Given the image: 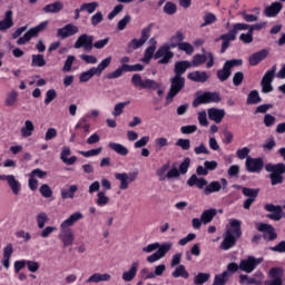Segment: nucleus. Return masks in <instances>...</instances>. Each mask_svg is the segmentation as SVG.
Returning <instances> with one entry per match:
<instances>
[{
    "label": "nucleus",
    "instance_id": "obj_1",
    "mask_svg": "<svg viewBox=\"0 0 285 285\" xmlns=\"http://www.w3.org/2000/svg\"><path fill=\"white\" fill-rule=\"evenodd\" d=\"M81 219H83V214L76 212L60 224L58 239H60L63 248H70L75 244V232L71 228L77 222H81Z\"/></svg>",
    "mask_w": 285,
    "mask_h": 285
},
{
    "label": "nucleus",
    "instance_id": "obj_2",
    "mask_svg": "<svg viewBox=\"0 0 285 285\" xmlns=\"http://www.w3.org/2000/svg\"><path fill=\"white\" fill-rule=\"evenodd\" d=\"M223 237L224 239L220 244V248L223 250H230V248L237 244V239L242 237V220L230 218L228 225H226Z\"/></svg>",
    "mask_w": 285,
    "mask_h": 285
},
{
    "label": "nucleus",
    "instance_id": "obj_3",
    "mask_svg": "<svg viewBox=\"0 0 285 285\" xmlns=\"http://www.w3.org/2000/svg\"><path fill=\"white\" fill-rule=\"evenodd\" d=\"M265 170L269 174V179L272 181V186H277V184L284 183V174H285V164L279 163L276 165L268 164L265 166Z\"/></svg>",
    "mask_w": 285,
    "mask_h": 285
},
{
    "label": "nucleus",
    "instance_id": "obj_4",
    "mask_svg": "<svg viewBox=\"0 0 285 285\" xmlns=\"http://www.w3.org/2000/svg\"><path fill=\"white\" fill-rule=\"evenodd\" d=\"M170 81L171 85L167 95V101H173V99H175V97L181 92L184 86H186V79L181 76H175L170 79Z\"/></svg>",
    "mask_w": 285,
    "mask_h": 285
},
{
    "label": "nucleus",
    "instance_id": "obj_5",
    "mask_svg": "<svg viewBox=\"0 0 285 285\" xmlns=\"http://www.w3.org/2000/svg\"><path fill=\"white\" fill-rule=\"evenodd\" d=\"M139 173H116L115 179L120 181L119 189L120 190H128L129 186L132 184V181H137Z\"/></svg>",
    "mask_w": 285,
    "mask_h": 285
},
{
    "label": "nucleus",
    "instance_id": "obj_6",
    "mask_svg": "<svg viewBox=\"0 0 285 285\" xmlns=\"http://www.w3.org/2000/svg\"><path fill=\"white\" fill-rule=\"evenodd\" d=\"M275 72H277V66H273L265 72L261 81L262 92H273V79H275Z\"/></svg>",
    "mask_w": 285,
    "mask_h": 285
},
{
    "label": "nucleus",
    "instance_id": "obj_7",
    "mask_svg": "<svg viewBox=\"0 0 285 285\" xmlns=\"http://www.w3.org/2000/svg\"><path fill=\"white\" fill-rule=\"evenodd\" d=\"M262 262H264L263 258H255L254 256H249L240 261L239 271L250 274L253 271H255V268H257V266H259V264H262Z\"/></svg>",
    "mask_w": 285,
    "mask_h": 285
},
{
    "label": "nucleus",
    "instance_id": "obj_8",
    "mask_svg": "<svg viewBox=\"0 0 285 285\" xmlns=\"http://www.w3.org/2000/svg\"><path fill=\"white\" fill-rule=\"evenodd\" d=\"M218 101H222V98L219 97V94H217V92H205V94L198 96L194 100L193 107L197 108V106H202V104H218Z\"/></svg>",
    "mask_w": 285,
    "mask_h": 285
},
{
    "label": "nucleus",
    "instance_id": "obj_9",
    "mask_svg": "<svg viewBox=\"0 0 285 285\" xmlns=\"http://www.w3.org/2000/svg\"><path fill=\"white\" fill-rule=\"evenodd\" d=\"M0 181H7V186L13 195H19V193H21V181L17 179V176L12 174L0 175Z\"/></svg>",
    "mask_w": 285,
    "mask_h": 285
},
{
    "label": "nucleus",
    "instance_id": "obj_10",
    "mask_svg": "<svg viewBox=\"0 0 285 285\" xmlns=\"http://www.w3.org/2000/svg\"><path fill=\"white\" fill-rule=\"evenodd\" d=\"M243 61L242 60H228L225 62L223 69L218 70L217 77L220 81H226L228 77H230V68H235V66H242Z\"/></svg>",
    "mask_w": 285,
    "mask_h": 285
},
{
    "label": "nucleus",
    "instance_id": "obj_11",
    "mask_svg": "<svg viewBox=\"0 0 285 285\" xmlns=\"http://www.w3.org/2000/svg\"><path fill=\"white\" fill-rule=\"evenodd\" d=\"M207 59V68H213V66H215V58L213 57L212 52H205L204 55L194 56V59L190 63L191 66H194V68H198V66L206 63Z\"/></svg>",
    "mask_w": 285,
    "mask_h": 285
},
{
    "label": "nucleus",
    "instance_id": "obj_12",
    "mask_svg": "<svg viewBox=\"0 0 285 285\" xmlns=\"http://www.w3.org/2000/svg\"><path fill=\"white\" fill-rule=\"evenodd\" d=\"M168 45H163L155 53V59H159L158 63H168L175 55L170 51Z\"/></svg>",
    "mask_w": 285,
    "mask_h": 285
},
{
    "label": "nucleus",
    "instance_id": "obj_13",
    "mask_svg": "<svg viewBox=\"0 0 285 285\" xmlns=\"http://www.w3.org/2000/svg\"><path fill=\"white\" fill-rule=\"evenodd\" d=\"M228 180L226 178H222L220 181L213 180L209 184L207 183L206 187L204 188V195H213V193H219L222 188H227Z\"/></svg>",
    "mask_w": 285,
    "mask_h": 285
},
{
    "label": "nucleus",
    "instance_id": "obj_14",
    "mask_svg": "<svg viewBox=\"0 0 285 285\" xmlns=\"http://www.w3.org/2000/svg\"><path fill=\"white\" fill-rule=\"evenodd\" d=\"M79 33V27L73 23H68L62 28L57 29L58 39H68L70 37H75V35Z\"/></svg>",
    "mask_w": 285,
    "mask_h": 285
},
{
    "label": "nucleus",
    "instance_id": "obj_15",
    "mask_svg": "<svg viewBox=\"0 0 285 285\" xmlns=\"http://www.w3.org/2000/svg\"><path fill=\"white\" fill-rule=\"evenodd\" d=\"M94 41H95L94 36H88L85 33L78 37L73 47L76 48V50H79V48H83V50H92Z\"/></svg>",
    "mask_w": 285,
    "mask_h": 285
},
{
    "label": "nucleus",
    "instance_id": "obj_16",
    "mask_svg": "<svg viewBox=\"0 0 285 285\" xmlns=\"http://www.w3.org/2000/svg\"><path fill=\"white\" fill-rule=\"evenodd\" d=\"M245 166L248 173H262L264 160H262V158L247 157Z\"/></svg>",
    "mask_w": 285,
    "mask_h": 285
},
{
    "label": "nucleus",
    "instance_id": "obj_17",
    "mask_svg": "<svg viewBox=\"0 0 285 285\" xmlns=\"http://www.w3.org/2000/svg\"><path fill=\"white\" fill-rule=\"evenodd\" d=\"M256 228L259 233H263L265 239H269L271 242H273V239L277 238V234H275V228L273 227V225L258 223L256 224Z\"/></svg>",
    "mask_w": 285,
    "mask_h": 285
},
{
    "label": "nucleus",
    "instance_id": "obj_18",
    "mask_svg": "<svg viewBox=\"0 0 285 285\" xmlns=\"http://www.w3.org/2000/svg\"><path fill=\"white\" fill-rule=\"evenodd\" d=\"M265 210L267 213H272V214H268L267 217L268 219H273V222H279V219L284 217L282 213V206L279 205L267 204L265 205Z\"/></svg>",
    "mask_w": 285,
    "mask_h": 285
},
{
    "label": "nucleus",
    "instance_id": "obj_19",
    "mask_svg": "<svg viewBox=\"0 0 285 285\" xmlns=\"http://www.w3.org/2000/svg\"><path fill=\"white\" fill-rule=\"evenodd\" d=\"M284 276V271L279 267H274L269 271L271 279L265 282V285H282V277Z\"/></svg>",
    "mask_w": 285,
    "mask_h": 285
},
{
    "label": "nucleus",
    "instance_id": "obj_20",
    "mask_svg": "<svg viewBox=\"0 0 285 285\" xmlns=\"http://www.w3.org/2000/svg\"><path fill=\"white\" fill-rule=\"evenodd\" d=\"M19 104V91L11 89L6 94L4 106L7 108H14Z\"/></svg>",
    "mask_w": 285,
    "mask_h": 285
},
{
    "label": "nucleus",
    "instance_id": "obj_21",
    "mask_svg": "<svg viewBox=\"0 0 285 285\" xmlns=\"http://www.w3.org/2000/svg\"><path fill=\"white\" fill-rule=\"evenodd\" d=\"M207 115L210 121H215V124H222V120L224 119V117H226V110L209 108L207 110Z\"/></svg>",
    "mask_w": 285,
    "mask_h": 285
},
{
    "label": "nucleus",
    "instance_id": "obj_22",
    "mask_svg": "<svg viewBox=\"0 0 285 285\" xmlns=\"http://www.w3.org/2000/svg\"><path fill=\"white\" fill-rule=\"evenodd\" d=\"M150 46L145 50V56L141 59L142 63H150L153 56L155 55V50H157V40L151 38L149 40Z\"/></svg>",
    "mask_w": 285,
    "mask_h": 285
},
{
    "label": "nucleus",
    "instance_id": "obj_23",
    "mask_svg": "<svg viewBox=\"0 0 285 285\" xmlns=\"http://www.w3.org/2000/svg\"><path fill=\"white\" fill-rule=\"evenodd\" d=\"M112 279V275L108 273H95L87 279L88 284H99V282H110Z\"/></svg>",
    "mask_w": 285,
    "mask_h": 285
},
{
    "label": "nucleus",
    "instance_id": "obj_24",
    "mask_svg": "<svg viewBox=\"0 0 285 285\" xmlns=\"http://www.w3.org/2000/svg\"><path fill=\"white\" fill-rule=\"evenodd\" d=\"M12 26H14V21L12 20V10H8L4 13V19L0 21V32L10 30Z\"/></svg>",
    "mask_w": 285,
    "mask_h": 285
},
{
    "label": "nucleus",
    "instance_id": "obj_25",
    "mask_svg": "<svg viewBox=\"0 0 285 285\" xmlns=\"http://www.w3.org/2000/svg\"><path fill=\"white\" fill-rule=\"evenodd\" d=\"M137 271H139V262H134L129 271L122 273L124 282H132L137 277Z\"/></svg>",
    "mask_w": 285,
    "mask_h": 285
},
{
    "label": "nucleus",
    "instance_id": "obj_26",
    "mask_svg": "<svg viewBox=\"0 0 285 285\" xmlns=\"http://www.w3.org/2000/svg\"><path fill=\"white\" fill-rule=\"evenodd\" d=\"M282 2H273L271 6H268L265 10H264V14L265 17H277V14H279V12H282Z\"/></svg>",
    "mask_w": 285,
    "mask_h": 285
},
{
    "label": "nucleus",
    "instance_id": "obj_27",
    "mask_svg": "<svg viewBox=\"0 0 285 285\" xmlns=\"http://www.w3.org/2000/svg\"><path fill=\"white\" fill-rule=\"evenodd\" d=\"M35 132V122L32 120H26L24 125L20 128V135L23 139H28V137H32Z\"/></svg>",
    "mask_w": 285,
    "mask_h": 285
},
{
    "label": "nucleus",
    "instance_id": "obj_28",
    "mask_svg": "<svg viewBox=\"0 0 285 285\" xmlns=\"http://www.w3.org/2000/svg\"><path fill=\"white\" fill-rule=\"evenodd\" d=\"M187 185L190 187L196 186L197 188H199V190H202L206 188V186H208V180H206L205 178H199L197 177V175H193L187 180Z\"/></svg>",
    "mask_w": 285,
    "mask_h": 285
},
{
    "label": "nucleus",
    "instance_id": "obj_29",
    "mask_svg": "<svg viewBox=\"0 0 285 285\" xmlns=\"http://www.w3.org/2000/svg\"><path fill=\"white\" fill-rule=\"evenodd\" d=\"M187 77L190 81H196L198 83H205V81H208V73L206 71H193L189 72Z\"/></svg>",
    "mask_w": 285,
    "mask_h": 285
},
{
    "label": "nucleus",
    "instance_id": "obj_30",
    "mask_svg": "<svg viewBox=\"0 0 285 285\" xmlns=\"http://www.w3.org/2000/svg\"><path fill=\"white\" fill-rule=\"evenodd\" d=\"M79 190L77 185H69L60 190L62 199H75V193Z\"/></svg>",
    "mask_w": 285,
    "mask_h": 285
},
{
    "label": "nucleus",
    "instance_id": "obj_31",
    "mask_svg": "<svg viewBox=\"0 0 285 285\" xmlns=\"http://www.w3.org/2000/svg\"><path fill=\"white\" fill-rule=\"evenodd\" d=\"M266 57H268V50L263 49L249 57V63L252 66H257L258 63H261V61H264Z\"/></svg>",
    "mask_w": 285,
    "mask_h": 285
},
{
    "label": "nucleus",
    "instance_id": "obj_32",
    "mask_svg": "<svg viewBox=\"0 0 285 285\" xmlns=\"http://www.w3.org/2000/svg\"><path fill=\"white\" fill-rule=\"evenodd\" d=\"M12 245H8L7 247L3 248V257L1 264L7 271L8 268H10V259L12 258Z\"/></svg>",
    "mask_w": 285,
    "mask_h": 285
},
{
    "label": "nucleus",
    "instance_id": "obj_33",
    "mask_svg": "<svg viewBox=\"0 0 285 285\" xmlns=\"http://www.w3.org/2000/svg\"><path fill=\"white\" fill-rule=\"evenodd\" d=\"M70 148L63 147L61 150L60 158L63 161V164H67V166H72V164L77 163V158L75 156L70 157Z\"/></svg>",
    "mask_w": 285,
    "mask_h": 285
},
{
    "label": "nucleus",
    "instance_id": "obj_34",
    "mask_svg": "<svg viewBox=\"0 0 285 285\" xmlns=\"http://www.w3.org/2000/svg\"><path fill=\"white\" fill-rule=\"evenodd\" d=\"M63 10V2H53L43 7V12L47 14H57Z\"/></svg>",
    "mask_w": 285,
    "mask_h": 285
},
{
    "label": "nucleus",
    "instance_id": "obj_35",
    "mask_svg": "<svg viewBox=\"0 0 285 285\" xmlns=\"http://www.w3.org/2000/svg\"><path fill=\"white\" fill-rule=\"evenodd\" d=\"M108 148H110V150H114L115 153H117V155H120L121 157H126V155H128L129 153L127 147L119 142H109Z\"/></svg>",
    "mask_w": 285,
    "mask_h": 285
},
{
    "label": "nucleus",
    "instance_id": "obj_36",
    "mask_svg": "<svg viewBox=\"0 0 285 285\" xmlns=\"http://www.w3.org/2000/svg\"><path fill=\"white\" fill-rule=\"evenodd\" d=\"M191 63L190 61H178L175 63V77H181L184 72H186L187 68H190Z\"/></svg>",
    "mask_w": 285,
    "mask_h": 285
},
{
    "label": "nucleus",
    "instance_id": "obj_37",
    "mask_svg": "<svg viewBox=\"0 0 285 285\" xmlns=\"http://www.w3.org/2000/svg\"><path fill=\"white\" fill-rule=\"evenodd\" d=\"M112 63V56H108L107 58L102 59L97 67H95V70L98 73V77H101L104 70L108 68Z\"/></svg>",
    "mask_w": 285,
    "mask_h": 285
},
{
    "label": "nucleus",
    "instance_id": "obj_38",
    "mask_svg": "<svg viewBox=\"0 0 285 285\" xmlns=\"http://www.w3.org/2000/svg\"><path fill=\"white\" fill-rule=\"evenodd\" d=\"M95 76L99 77V73L97 72V69L95 67L88 69L87 71L80 73L79 80L80 83H87L89 79H92Z\"/></svg>",
    "mask_w": 285,
    "mask_h": 285
},
{
    "label": "nucleus",
    "instance_id": "obj_39",
    "mask_svg": "<svg viewBox=\"0 0 285 285\" xmlns=\"http://www.w3.org/2000/svg\"><path fill=\"white\" fill-rule=\"evenodd\" d=\"M126 106H130V100L116 104L114 106V110L111 111L112 117H121V115H124Z\"/></svg>",
    "mask_w": 285,
    "mask_h": 285
},
{
    "label": "nucleus",
    "instance_id": "obj_40",
    "mask_svg": "<svg viewBox=\"0 0 285 285\" xmlns=\"http://www.w3.org/2000/svg\"><path fill=\"white\" fill-rule=\"evenodd\" d=\"M217 215V209H207L204 210L202 216H200V220L206 225V224H210L214 219V217Z\"/></svg>",
    "mask_w": 285,
    "mask_h": 285
},
{
    "label": "nucleus",
    "instance_id": "obj_41",
    "mask_svg": "<svg viewBox=\"0 0 285 285\" xmlns=\"http://www.w3.org/2000/svg\"><path fill=\"white\" fill-rule=\"evenodd\" d=\"M173 277H183L184 279H188L190 277V274L188 271H186V266L184 265H178L175 271L171 273Z\"/></svg>",
    "mask_w": 285,
    "mask_h": 285
},
{
    "label": "nucleus",
    "instance_id": "obj_42",
    "mask_svg": "<svg viewBox=\"0 0 285 285\" xmlns=\"http://www.w3.org/2000/svg\"><path fill=\"white\" fill-rule=\"evenodd\" d=\"M164 273H166V265L160 264L155 267V271L151 272V274H148L147 276H145V278L146 279H155V277H161V275H164Z\"/></svg>",
    "mask_w": 285,
    "mask_h": 285
},
{
    "label": "nucleus",
    "instance_id": "obj_43",
    "mask_svg": "<svg viewBox=\"0 0 285 285\" xmlns=\"http://www.w3.org/2000/svg\"><path fill=\"white\" fill-rule=\"evenodd\" d=\"M96 204L104 208V206H108L110 204V197L106 196V191H99L97 194Z\"/></svg>",
    "mask_w": 285,
    "mask_h": 285
},
{
    "label": "nucleus",
    "instance_id": "obj_44",
    "mask_svg": "<svg viewBox=\"0 0 285 285\" xmlns=\"http://www.w3.org/2000/svg\"><path fill=\"white\" fill-rule=\"evenodd\" d=\"M171 248H173V243L171 242H167V243H164L163 245L159 244V247L157 248L158 250L156 253L160 256V259H164V257H166V254Z\"/></svg>",
    "mask_w": 285,
    "mask_h": 285
},
{
    "label": "nucleus",
    "instance_id": "obj_45",
    "mask_svg": "<svg viewBox=\"0 0 285 285\" xmlns=\"http://www.w3.org/2000/svg\"><path fill=\"white\" fill-rule=\"evenodd\" d=\"M48 214H46V212H40L37 214L36 216V222H37V226L38 228H45L46 224H48Z\"/></svg>",
    "mask_w": 285,
    "mask_h": 285
},
{
    "label": "nucleus",
    "instance_id": "obj_46",
    "mask_svg": "<svg viewBox=\"0 0 285 285\" xmlns=\"http://www.w3.org/2000/svg\"><path fill=\"white\" fill-rule=\"evenodd\" d=\"M31 66L33 68H43V66H46V58H43V55H33Z\"/></svg>",
    "mask_w": 285,
    "mask_h": 285
},
{
    "label": "nucleus",
    "instance_id": "obj_47",
    "mask_svg": "<svg viewBox=\"0 0 285 285\" xmlns=\"http://www.w3.org/2000/svg\"><path fill=\"white\" fill-rule=\"evenodd\" d=\"M239 284H242V285L262 284V281H257V278H255V277H249L248 275L240 274L239 275Z\"/></svg>",
    "mask_w": 285,
    "mask_h": 285
},
{
    "label": "nucleus",
    "instance_id": "obj_48",
    "mask_svg": "<svg viewBox=\"0 0 285 285\" xmlns=\"http://www.w3.org/2000/svg\"><path fill=\"white\" fill-rule=\"evenodd\" d=\"M209 279H210V274H208V273H198L194 277V284L203 285V284H206V282H208Z\"/></svg>",
    "mask_w": 285,
    "mask_h": 285
},
{
    "label": "nucleus",
    "instance_id": "obj_49",
    "mask_svg": "<svg viewBox=\"0 0 285 285\" xmlns=\"http://www.w3.org/2000/svg\"><path fill=\"white\" fill-rule=\"evenodd\" d=\"M228 277H230L228 276V272H223L215 276L213 285H225L228 282Z\"/></svg>",
    "mask_w": 285,
    "mask_h": 285
},
{
    "label": "nucleus",
    "instance_id": "obj_50",
    "mask_svg": "<svg viewBox=\"0 0 285 285\" xmlns=\"http://www.w3.org/2000/svg\"><path fill=\"white\" fill-rule=\"evenodd\" d=\"M183 39H184V33L178 31L175 36L171 37L168 46L170 48H177V47L179 48V43H181Z\"/></svg>",
    "mask_w": 285,
    "mask_h": 285
},
{
    "label": "nucleus",
    "instance_id": "obj_51",
    "mask_svg": "<svg viewBox=\"0 0 285 285\" xmlns=\"http://www.w3.org/2000/svg\"><path fill=\"white\" fill-rule=\"evenodd\" d=\"M97 8H99L98 2H88L80 6V10L88 12V14H92Z\"/></svg>",
    "mask_w": 285,
    "mask_h": 285
},
{
    "label": "nucleus",
    "instance_id": "obj_52",
    "mask_svg": "<svg viewBox=\"0 0 285 285\" xmlns=\"http://www.w3.org/2000/svg\"><path fill=\"white\" fill-rule=\"evenodd\" d=\"M259 101H262V98L259 97V92L257 90H253L248 94L247 96L248 105L259 104Z\"/></svg>",
    "mask_w": 285,
    "mask_h": 285
},
{
    "label": "nucleus",
    "instance_id": "obj_53",
    "mask_svg": "<svg viewBox=\"0 0 285 285\" xmlns=\"http://www.w3.org/2000/svg\"><path fill=\"white\" fill-rule=\"evenodd\" d=\"M42 230L40 232V237L42 239H48L52 233H57V227L56 226H46L41 228Z\"/></svg>",
    "mask_w": 285,
    "mask_h": 285
},
{
    "label": "nucleus",
    "instance_id": "obj_54",
    "mask_svg": "<svg viewBox=\"0 0 285 285\" xmlns=\"http://www.w3.org/2000/svg\"><path fill=\"white\" fill-rule=\"evenodd\" d=\"M160 86L161 85H159L157 81H155L153 79H145L144 85H142V89L157 90V88H160Z\"/></svg>",
    "mask_w": 285,
    "mask_h": 285
},
{
    "label": "nucleus",
    "instance_id": "obj_55",
    "mask_svg": "<svg viewBox=\"0 0 285 285\" xmlns=\"http://www.w3.org/2000/svg\"><path fill=\"white\" fill-rule=\"evenodd\" d=\"M169 168H170V165L165 164L160 168L157 169L156 174L159 177L160 181H164V179H166Z\"/></svg>",
    "mask_w": 285,
    "mask_h": 285
},
{
    "label": "nucleus",
    "instance_id": "obj_56",
    "mask_svg": "<svg viewBox=\"0 0 285 285\" xmlns=\"http://www.w3.org/2000/svg\"><path fill=\"white\" fill-rule=\"evenodd\" d=\"M124 72H126V68H124V65H122L121 67L117 68L112 72H109L107 75V79H119V77H121Z\"/></svg>",
    "mask_w": 285,
    "mask_h": 285
},
{
    "label": "nucleus",
    "instance_id": "obj_57",
    "mask_svg": "<svg viewBox=\"0 0 285 285\" xmlns=\"http://www.w3.org/2000/svg\"><path fill=\"white\" fill-rule=\"evenodd\" d=\"M104 150V148L98 147L96 149H90L88 151H79L80 155H82V157H97L99 155H101V151Z\"/></svg>",
    "mask_w": 285,
    "mask_h": 285
},
{
    "label": "nucleus",
    "instance_id": "obj_58",
    "mask_svg": "<svg viewBox=\"0 0 285 285\" xmlns=\"http://www.w3.org/2000/svg\"><path fill=\"white\" fill-rule=\"evenodd\" d=\"M55 99H57V90L49 89L46 92V98H45L46 106H49V104H52V101H55Z\"/></svg>",
    "mask_w": 285,
    "mask_h": 285
},
{
    "label": "nucleus",
    "instance_id": "obj_59",
    "mask_svg": "<svg viewBox=\"0 0 285 285\" xmlns=\"http://www.w3.org/2000/svg\"><path fill=\"white\" fill-rule=\"evenodd\" d=\"M155 146L158 148V150H161V148H166V146H170V142H168V138L166 137H158L155 139Z\"/></svg>",
    "mask_w": 285,
    "mask_h": 285
},
{
    "label": "nucleus",
    "instance_id": "obj_60",
    "mask_svg": "<svg viewBox=\"0 0 285 285\" xmlns=\"http://www.w3.org/2000/svg\"><path fill=\"white\" fill-rule=\"evenodd\" d=\"M150 141V136H142L134 144V148H146Z\"/></svg>",
    "mask_w": 285,
    "mask_h": 285
},
{
    "label": "nucleus",
    "instance_id": "obj_61",
    "mask_svg": "<svg viewBox=\"0 0 285 285\" xmlns=\"http://www.w3.org/2000/svg\"><path fill=\"white\" fill-rule=\"evenodd\" d=\"M178 48L183 51L186 52V55H193V52H195V48L193 47V45L188 43V42H181L178 45Z\"/></svg>",
    "mask_w": 285,
    "mask_h": 285
},
{
    "label": "nucleus",
    "instance_id": "obj_62",
    "mask_svg": "<svg viewBox=\"0 0 285 285\" xmlns=\"http://www.w3.org/2000/svg\"><path fill=\"white\" fill-rule=\"evenodd\" d=\"M176 146L181 148V150H190V140L189 139L179 138L176 141Z\"/></svg>",
    "mask_w": 285,
    "mask_h": 285
},
{
    "label": "nucleus",
    "instance_id": "obj_63",
    "mask_svg": "<svg viewBox=\"0 0 285 285\" xmlns=\"http://www.w3.org/2000/svg\"><path fill=\"white\" fill-rule=\"evenodd\" d=\"M164 12L166 14H175V12H177V4L173 2H167L164 6Z\"/></svg>",
    "mask_w": 285,
    "mask_h": 285
},
{
    "label": "nucleus",
    "instance_id": "obj_64",
    "mask_svg": "<svg viewBox=\"0 0 285 285\" xmlns=\"http://www.w3.org/2000/svg\"><path fill=\"white\" fill-rule=\"evenodd\" d=\"M239 40L243 42V43H253V31L249 30L247 33H242L239 36Z\"/></svg>",
    "mask_w": 285,
    "mask_h": 285
}]
</instances>
